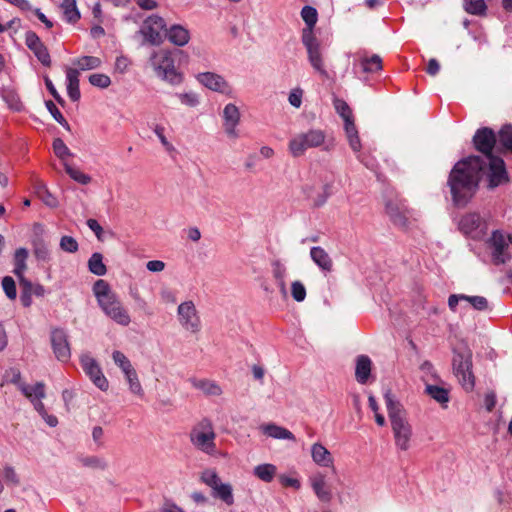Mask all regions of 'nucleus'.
Listing matches in <instances>:
<instances>
[{
	"label": "nucleus",
	"mask_w": 512,
	"mask_h": 512,
	"mask_svg": "<svg viewBox=\"0 0 512 512\" xmlns=\"http://www.w3.org/2000/svg\"><path fill=\"white\" fill-rule=\"evenodd\" d=\"M65 72L67 94L72 101L76 102L81 97L79 89V71L75 68L67 67Z\"/></svg>",
	"instance_id": "22"
},
{
	"label": "nucleus",
	"mask_w": 512,
	"mask_h": 512,
	"mask_svg": "<svg viewBox=\"0 0 512 512\" xmlns=\"http://www.w3.org/2000/svg\"><path fill=\"white\" fill-rule=\"evenodd\" d=\"M130 66V60L125 56H119L115 61V70L119 73H124Z\"/></svg>",
	"instance_id": "63"
},
{
	"label": "nucleus",
	"mask_w": 512,
	"mask_h": 512,
	"mask_svg": "<svg viewBox=\"0 0 512 512\" xmlns=\"http://www.w3.org/2000/svg\"><path fill=\"white\" fill-rule=\"evenodd\" d=\"M53 151L55 155L63 162V164L67 163L66 160L72 156L70 149L60 138H56L53 141Z\"/></svg>",
	"instance_id": "47"
},
{
	"label": "nucleus",
	"mask_w": 512,
	"mask_h": 512,
	"mask_svg": "<svg viewBox=\"0 0 512 512\" xmlns=\"http://www.w3.org/2000/svg\"><path fill=\"white\" fill-rule=\"evenodd\" d=\"M463 301L469 303L475 310L484 311L488 309V300L483 296H468L464 294Z\"/></svg>",
	"instance_id": "51"
},
{
	"label": "nucleus",
	"mask_w": 512,
	"mask_h": 512,
	"mask_svg": "<svg viewBox=\"0 0 512 512\" xmlns=\"http://www.w3.org/2000/svg\"><path fill=\"white\" fill-rule=\"evenodd\" d=\"M2 475L7 485L17 486L20 482L16 470L11 465H5L3 467Z\"/></svg>",
	"instance_id": "54"
},
{
	"label": "nucleus",
	"mask_w": 512,
	"mask_h": 512,
	"mask_svg": "<svg viewBox=\"0 0 512 512\" xmlns=\"http://www.w3.org/2000/svg\"><path fill=\"white\" fill-rule=\"evenodd\" d=\"M491 242L494 247V259L498 263H504L505 257H504V250L508 246V239L507 236H505L500 231H494L491 237Z\"/></svg>",
	"instance_id": "26"
},
{
	"label": "nucleus",
	"mask_w": 512,
	"mask_h": 512,
	"mask_svg": "<svg viewBox=\"0 0 512 512\" xmlns=\"http://www.w3.org/2000/svg\"><path fill=\"white\" fill-rule=\"evenodd\" d=\"M361 66L364 72L375 73L382 69V60L378 55H373L362 59Z\"/></svg>",
	"instance_id": "46"
},
{
	"label": "nucleus",
	"mask_w": 512,
	"mask_h": 512,
	"mask_svg": "<svg viewBox=\"0 0 512 512\" xmlns=\"http://www.w3.org/2000/svg\"><path fill=\"white\" fill-rule=\"evenodd\" d=\"M150 65L157 77L171 85H179L183 75L175 67V60L171 51L167 49L155 50L150 56Z\"/></svg>",
	"instance_id": "6"
},
{
	"label": "nucleus",
	"mask_w": 512,
	"mask_h": 512,
	"mask_svg": "<svg viewBox=\"0 0 512 512\" xmlns=\"http://www.w3.org/2000/svg\"><path fill=\"white\" fill-rule=\"evenodd\" d=\"M166 30L165 20L158 15H151L144 20L140 32L148 42L159 45Z\"/></svg>",
	"instance_id": "12"
},
{
	"label": "nucleus",
	"mask_w": 512,
	"mask_h": 512,
	"mask_svg": "<svg viewBox=\"0 0 512 512\" xmlns=\"http://www.w3.org/2000/svg\"><path fill=\"white\" fill-rule=\"evenodd\" d=\"M20 282L21 294L20 301L24 307H30L32 296L42 297L45 294V288L41 284H33L31 281L22 279Z\"/></svg>",
	"instance_id": "18"
},
{
	"label": "nucleus",
	"mask_w": 512,
	"mask_h": 512,
	"mask_svg": "<svg viewBox=\"0 0 512 512\" xmlns=\"http://www.w3.org/2000/svg\"><path fill=\"white\" fill-rule=\"evenodd\" d=\"M425 393L439 403L443 408L447 407L450 400L449 390L445 387L433 384H426Z\"/></svg>",
	"instance_id": "27"
},
{
	"label": "nucleus",
	"mask_w": 512,
	"mask_h": 512,
	"mask_svg": "<svg viewBox=\"0 0 512 512\" xmlns=\"http://www.w3.org/2000/svg\"><path fill=\"white\" fill-rule=\"evenodd\" d=\"M176 97L183 106L189 108H195L200 104V95L194 91L177 93Z\"/></svg>",
	"instance_id": "40"
},
{
	"label": "nucleus",
	"mask_w": 512,
	"mask_h": 512,
	"mask_svg": "<svg viewBox=\"0 0 512 512\" xmlns=\"http://www.w3.org/2000/svg\"><path fill=\"white\" fill-rule=\"evenodd\" d=\"M61 9L67 22L75 23L80 19V12L77 8L76 0H63Z\"/></svg>",
	"instance_id": "36"
},
{
	"label": "nucleus",
	"mask_w": 512,
	"mask_h": 512,
	"mask_svg": "<svg viewBox=\"0 0 512 512\" xmlns=\"http://www.w3.org/2000/svg\"><path fill=\"white\" fill-rule=\"evenodd\" d=\"M332 146L333 143L327 141L325 131L321 129H309L292 137L289 141L288 149L293 157H300L304 155L308 149L322 148L328 151Z\"/></svg>",
	"instance_id": "5"
},
{
	"label": "nucleus",
	"mask_w": 512,
	"mask_h": 512,
	"mask_svg": "<svg viewBox=\"0 0 512 512\" xmlns=\"http://www.w3.org/2000/svg\"><path fill=\"white\" fill-rule=\"evenodd\" d=\"M222 119L223 129L226 136L232 140L238 139L240 137L238 125L240 124L241 120V113L239 108L233 103H228L223 108Z\"/></svg>",
	"instance_id": "16"
},
{
	"label": "nucleus",
	"mask_w": 512,
	"mask_h": 512,
	"mask_svg": "<svg viewBox=\"0 0 512 512\" xmlns=\"http://www.w3.org/2000/svg\"><path fill=\"white\" fill-rule=\"evenodd\" d=\"M64 168H65V171L66 173L76 182L82 184V185H87L91 182L92 178L82 172L80 169L78 168H75L71 165H69L68 163H64Z\"/></svg>",
	"instance_id": "42"
},
{
	"label": "nucleus",
	"mask_w": 512,
	"mask_h": 512,
	"mask_svg": "<svg viewBox=\"0 0 512 512\" xmlns=\"http://www.w3.org/2000/svg\"><path fill=\"white\" fill-rule=\"evenodd\" d=\"M164 131H165V128L163 126H159V125L156 126L154 129V133L158 137L159 141L161 142V144L165 148V150L167 152H172V151H174L175 148L172 145V143L170 141H168V139L166 138Z\"/></svg>",
	"instance_id": "60"
},
{
	"label": "nucleus",
	"mask_w": 512,
	"mask_h": 512,
	"mask_svg": "<svg viewBox=\"0 0 512 512\" xmlns=\"http://www.w3.org/2000/svg\"><path fill=\"white\" fill-rule=\"evenodd\" d=\"M73 63L79 70L87 71L99 68L102 65V60L96 56H82L74 60Z\"/></svg>",
	"instance_id": "38"
},
{
	"label": "nucleus",
	"mask_w": 512,
	"mask_h": 512,
	"mask_svg": "<svg viewBox=\"0 0 512 512\" xmlns=\"http://www.w3.org/2000/svg\"><path fill=\"white\" fill-rule=\"evenodd\" d=\"M301 17L307 26L303 29L302 35H305L307 31L313 33V28L318 20L317 10L312 6H304L301 10Z\"/></svg>",
	"instance_id": "35"
},
{
	"label": "nucleus",
	"mask_w": 512,
	"mask_h": 512,
	"mask_svg": "<svg viewBox=\"0 0 512 512\" xmlns=\"http://www.w3.org/2000/svg\"><path fill=\"white\" fill-rule=\"evenodd\" d=\"M80 362L85 374L90 378L94 385L101 391H107L109 388V382L104 376L98 362L88 354H83L80 357Z\"/></svg>",
	"instance_id": "13"
},
{
	"label": "nucleus",
	"mask_w": 512,
	"mask_h": 512,
	"mask_svg": "<svg viewBox=\"0 0 512 512\" xmlns=\"http://www.w3.org/2000/svg\"><path fill=\"white\" fill-rule=\"evenodd\" d=\"M196 80L205 88L217 93L231 95L233 92L230 83L222 75L214 72L199 73Z\"/></svg>",
	"instance_id": "15"
},
{
	"label": "nucleus",
	"mask_w": 512,
	"mask_h": 512,
	"mask_svg": "<svg viewBox=\"0 0 512 512\" xmlns=\"http://www.w3.org/2000/svg\"><path fill=\"white\" fill-rule=\"evenodd\" d=\"M371 360L368 356L361 355L357 358L355 376L356 380L365 384L371 373Z\"/></svg>",
	"instance_id": "28"
},
{
	"label": "nucleus",
	"mask_w": 512,
	"mask_h": 512,
	"mask_svg": "<svg viewBox=\"0 0 512 512\" xmlns=\"http://www.w3.org/2000/svg\"><path fill=\"white\" fill-rule=\"evenodd\" d=\"M20 391L32 403L35 409L38 408V404H43L42 399L46 396L45 384L43 382H37L34 385L21 384Z\"/></svg>",
	"instance_id": "19"
},
{
	"label": "nucleus",
	"mask_w": 512,
	"mask_h": 512,
	"mask_svg": "<svg viewBox=\"0 0 512 512\" xmlns=\"http://www.w3.org/2000/svg\"><path fill=\"white\" fill-rule=\"evenodd\" d=\"M272 275L275 281L284 280L287 277V267L280 260H274L271 263Z\"/></svg>",
	"instance_id": "55"
},
{
	"label": "nucleus",
	"mask_w": 512,
	"mask_h": 512,
	"mask_svg": "<svg viewBox=\"0 0 512 512\" xmlns=\"http://www.w3.org/2000/svg\"><path fill=\"white\" fill-rule=\"evenodd\" d=\"M125 379L127 381L129 390L132 394L142 397L144 395V390L139 381L138 374L135 369L129 372V374H125Z\"/></svg>",
	"instance_id": "39"
},
{
	"label": "nucleus",
	"mask_w": 512,
	"mask_h": 512,
	"mask_svg": "<svg viewBox=\"0 0 512 512\" xmlns=\"http://www.w3.org/2000/svg\"><path fill=\"white\" fill-rule=\"evenodd\" d=\"M2 288L6 296L10 300H15L17 296V289L14 279L11 276H5L2 279Z\"/></svg>",
	"instance_id": "52"
},
{
	"label": "nucleus",
	"mask_w": 512,
	"mask_h": 512,
	"mask_svg": "<svg viewBox=\"0 0 512 512\" xmlns=\"http://www.w3.org/2000/svg\"><path fill=\"white\" fill-rule=\"evenodd\" d=\"M344 130H345L346 137H347L350 148L354 152L359 153L361 151L362 145H361V140H360V137L358 134V130L354 124V121L345 123Z\"/></svg>",
	"instance_id": "33"
},
{
	"label": "nucleus",
	"mask_w": 512,
	"mask_h": 512,
	"mask_svg": "<svg viewBox=\"0 0 512 512\" xmlns=\"http://www.w3.org/2000/svg\"><path fill=\"white\" fill-rule=\"evenodd\" d=\"M93 294L103 313L116 324L127 327L131 323V316L109 283L103 279L97 280L93 285Z\"/></svg>",
	"instance_id": "3"
},
{
	"label": "nucleus",
	"mask_w": 512,
	"mask_h": 512,
	"mask_svg": "<svg viewBox=\"0 0 512 512\" xmlns=\"http://www.w3.org/2000/svg\"><path fill=\"white\" fill-rule=\"evenodd\" d=\"M302 43L306 48L307 58L313 70L322 78L328 79L329 74L326 69L324 54L314 33L307 31L305 35H302Z\"/></svg>",
	"instance_id": "9"
},
{
	"label": "nucleus",
	"mask_w": 512,
	"mask_h": 512,
	"mask_svg": "<svg viewBox=\"0 0 512 512\" xmlns=\"http://www.w3.org/2000/svg\"><path fill=\"white\" fill-rule=\"evenodd\" d=\"M310 257L313 262L324 272H331L333 261L324 248L315 246L310 249Z\"/></svg>",
	"instance_id": "24"
},
{
	"label": "nucleus",
	"mask_w": 512,
	"mask_h": 512,
	"mask_svg": "<svg viewBox=\"0 0 512 512\" xmlns=\"http://www.w3.org/2000/svg\"><path fill=\"white\" fill-rule=\"evenodd\" d=\"M89 83L92 86L105 89L111 85V79L108 75L103 73H94L89 76Z\"/></svg>",
	"instance_id": "50"
},
{
	"label": "nucleus",
	"mask_w": 512,
	"mask_h": 512,
	"mask_svg": "<svg viewBox=\"0 0 512 512\" xmlns=\"http://www.w3.org/2000/svg\"><path fill=\"white\" fill-rule=\"evenodd\" d=\"M303 90L301 88H294L290 91L288 101L290 105L295 108H300L302 105Z\"/></svg>",
	"instance_id": "61"
},
{
	"label": "nucleus",
	"mask_w": 512,
	"mask_h": 512,
	"mask_svg": "<svg viewBox=\"0 0 512 512\" xmlns=\"http://www.w3.org/2000/svg\"><path fill=\"white\" fill-rule=\"evenodd\" d=\"M311 458L320 467L334 468V458L331 452L321 443H314L311 446Z\"/></svg>",
	"instance_id": "20"
},
{
	"label": "nucleus",
	"mask_w": 512,
	"mask_h": 512,
	"mask_svg": "<svg viewBox=\"0 0 512 512\" xmlns=\"http://www.w3.org/2000/svg\"><path fill=\"white\" fill-rule=\"evenodd\" d=\"M453 369L463 388L471 391L475 386L472 373V354L470 351L457 352L453 357Z\"/></svg>",
	"instance_id": "10"
},
{
	"label": "nucleus",
	"mask_w": 512,
	"mask_h": 512,
	"mask_svg": "<svg viewBox=\"0 0 512 512\" xmlns=\"http://www.w3.org/2000/svg\"><path fill=\"white\" fill-rule=\"evenodd\" d=\"M473 141L476 149L486 155L488 161L489 188H495L508 181L504 161L499 157L491 155V151L496 142L494 132L489 128L479 129Z\"/></svg>",
	"instance_id": "2"
},
{
	"label": "nucleus",
	"mask_w": 512,
	"mask_h": 512,
	"mask_svg": "<svg viewBox=\"0 0 512 512\" xmlns=\"http://www.w3.org/2000/svg\"><path fill=\"white\" fill-rule=\"evenodd\" d=\"M499 141L512 151V125L504 126L499 132Z\"/></svg>",
	"instance_id": "57"
},
{
	"label": "nucleus",
	"mask_w": 512,
	"mask_h": 512,
	"mask_svg": "<svg viewBox=\"0 0 512 512\" xmlns=\"http://www.w3.org/2000/svg\"><path fill=\"white\" fill-rule=\"evenodd\" d=\"M464 9L472 15L482 16L486 13V3L484 0H465Z\"/></svg>",
	"instance_id": "43"
},
{
	"label": "nucleus",
	"mask_w": 512,
	"mask_h": 512,
	"mask_svg": "<svg viewBox=\"0 0 512 512\" xmlns=\"http://www.w3.org/2000/svg\"><path fill=\"white\" fill-rule=\"evenodd\" d=\"M165 35L176 46H185L190 40L189 31L181 25H172L166 30Z\"/></svg>",
	"instance_id": "25"
},
{
	"label": "nucleus",
	"mask_w": 512,
	"mask_h": 512,
	"mask_svg": "<svg viewBox=\"0 0 512 512\" xmlns=\"http://www.w3.org/2000/svg\"><path fill=\"white\" fill-rule=\"evenodd\" d=\"M191 444L202 453L215 456L217 454L216 432L212 422L204 418L200 420L190 431Z\"/></svg>",
	"instance_id": "7"
},
{
	"label": "nucleus",
	"mask_w": 512,
	"mask_h": 512,
	"mask_svg": "<svg viewBox=\"0 0 512 512\" xmlns=\"http://www.w3.org/2000/svg\"><path fill=\"white\" fill-rule=\"evenodd\" d=\"M334 106L339 115L343 118L344 124L353 122V114L348 104L340 99L335 100Z\"/></svg>",
	"instance_id": "49"
},
{
	"label": "nucleus",
	"mask_w": 512,
	"mask_h": 512,
	"mask_svg": "<svg viewBox=\"0 0 512 512\" xmlns=\"http://www.w3.org/2000/svg\"><path fill=\"white\" fill-rule=\"evenodd\" d=\"M50 342L57 360L61 362H68L71 358V348L67 332L61 328L52 329L50 333Z\"/></svg>",
	"instance_id": "14"
},
{
	"label": "nucleus",
	"mask_w": 512,
	"mask_h": 512,
	"mask_svg": "<svg viewBox=\"0 0 512 512\" xmlns=\"http://www.w3.org/2000/svg\"><path fill=\"white\" fill-rule=\"evenodd\" d=\"M481 223V217L477 213H468L461 218L459 228L463 233L471 235L476 232Z\"/></svg>",
	"instance_id": "30"
},
{
	"label": "nucleus",
	"mask_w": 512,
	"mask_h": 512,
	"mask_svg": "<svg viewBox=\"0 0 512 512\" xmlns=\"http://www.w3.org/2000/svg\"><path fill=\"white\" fill-rule=\"evenodd\" d=\"M33 253L37 260L47 262L50 260V250L47 243L42 239L33 242Z\"/></svg>",
	"instance_id": "41"
},
{
	"label": "nucleus",
	"mask_w": 512,
	"mask_h": 512,
	"mask_svg": "<svg viewBox=\"0 0 512 512\" xmlns=\"http://www.w3.org/2000/svg\"><path fill=\"white\" fill-rule=\"evenodd\" d=\"M386 211L395 225L400 227H406L408 225L407 210H400L396 205L388 204L386 206Z\"/></svg>",
	"instance_id": "34"
},
{
	"label": "nucleus",
	"mask_w": 512,
	"mask_h": 512,
	"mask_svg": "<svg viewBox=\"0 0 512 512\" xmlns=\"http://www.w3.org/2000/svg\"><path fill=\"white\" fill-rule=\"evenodd\" d=\"M38 408L35 409L41 417L44 419V421L50 426L55 427L58 424L57 417L54 415H49L44 407V404H38Z\"/></svg>",
	"instance_id": "62"
},
{
	"label": "nucleus",
	"mask_w": 512,
	"mask_h": 512,
	"mask_svg": "<svg viewBox=\"0 0 512 512\" xmlns=\"http://www.w3.org/2000/svg\"><path fill=\"white\" fill-rule=\"evenodd\" d=\"M4 381L8 383L15 384L17 388L20 390V385L25 384L21 381V373L18 369L10 368L6 370L4 374Z\"/></svg>",
	"instance_id": "58"
},
{
	"label": "nucleus",
	"mask_w": 512,
	"mask_h": 512,
	"mask_svg": "<svg viewBox=\"0 0 512 512\" xmlns=\"http://www.w3.org/2000/svg\"><path fill=\"white\" fill-rule=\"evenodd\" d=\"M25 43L43 65L49 66L51 64L49 52L36 33L32 31L27 32Z\"/></svg>",
	"instance_id": "17"
},
{
	"label": "nucleus",
	"mask_w": 512,
	"mask_h": 512,
	"mask_svg": "<svg viewBox=\"0 0 512 512\" xmlns=\"http://www.w3.org/2000/svg\"><path fill=\"white\" fill-rule=\"evenodd\" d=\"M277 473V467L271 463H264L257 465L253 468V474L259 480L269 483L271 482Z\"/></svg>",
	"instance_id": "32"
},
{
	"label": "nucleus",
	"mask_w": 512,
	"mask_h": 512,
	"mask_svg": "<svg viewBox=\"0 0 512 512\" xmlns=\"http://www.w3.org/2000/svg\"><path fill=\"white\" fill-rule=\"evenodd\" d=\"M112 359L124 375L129 374L130 371L135 369L130 360L121 351H114L112 353Z\"/></svg>",
	"instance_id": "45"
},
{
	"label": "nucleus",
	"mask_w": 512,
	"mask_h": 512,
	"mask_svg": "<svg viewBox=\"0 0 512 512\" xmlns=\"http://www.w3.org/2000/svg\"><path fill=\"white\" fill-rule=\"evenodd\" d=\"M60 248L68 253H74L78 250V243L71 236H63L60 240Z\"/></svg>",
	"instance_id": "59"
},
{
	"label": "nucleus",
	"mask_w": 512,
	"mask_h": 512,
	"mask_svg": "<svg viewBox=\"0 0 512 512\" xmlns=\"http://www.w3.org/2000/svg\"><path fill=\"white\" fill-rule=\"evenodd\" d=\"M384 398L391 423L395 446L400 451H407L412 446V426L407 420L401 405L393 399L392 394L387 392L385 393Z\"/></svg>",
	"instance_id": "4"
},
{
	"label": "nucleus",
	"mask_w": 512,
	"mask_h": 512,
	"mask_svg": "<svg viewBox=\"0 0 512 512\" xmlns=\"http://www.w3.org/2000/svg\"><path fill=\"white\" fill-rule=\"evenodd\" d=\"M88 268L91 273L97 276H103L107 272L106 265L103 263V256L99 252H95L88 260Z\"/></svg>",
	"instance_id": "37"
},
{
	"label": "nucleus",
	"mask_w": 512,
	"mask_h": 512,
	"mask_svg": "<svg viewBox=\"0 0 512 512\" xmlns=\"http://www.w3.org/2000/svg\"><path fill=\"white\" fill-rule=\"evenodd\" d=\"M259 429L267 437L278 440L295 441V436L291 431L274 423L262 424L260 425Z\"/></svg>",
	"instance_id": "21"
},
{
	"label": "nucleus",
	"mask_w": 512,
	"mask_h": 512,
	"mask_svg": "<svg viewBox=\"0 0 512 512\" xmlns=\"http://www.w3.org/2000/svg\"><path fill=\"white\" fill-rule=\"evenodd\" d=\"M311 486L317 497L323 502L331 500V489L326 482V477L322 473H317L311 478Z\"/></svg>",
	"instance_id": "23"
},
{
	"label": "nucleus",
	"mask_w": 512,
	"mask_h": 512,
	"mask_svg": "<svg viewBox=\"0 0 512 512\" xmlns=\"http://www.w3.org/2000/svg\"><path fill=\"white\" fill-rule=\"evenodd\" d=\"M46 107L48 109V111L51 113V115L53 116V118L60 124L62 125L63 127H65L66 129H69V124L68 122L66 121V119L64 118V116L62 115V113L59 111V109L56 107V105L52 102V101H47L46 102Z\"/></svg>",
	"instance_id": "56"
},
{
	"label": "nucleus",
	"mask_w": 512,
	"mask_h": 512,
	"mask_svg": "<svg viewBox=\"0 0 512 512\" xmlns=\"http://www.w3.org/2000/svg\"><path fill=\"white\" fill-rule=\"evenodd\" d=\"M306 294V288L301 281L296 280L291 283V296L295 301H304Z\"/></svg>",
	"instance_id": "53"
},
{
	"label": "nucleus",
	"mask_w": 512,
	"mask_h": 512,
	"mask_svg": "<svg viewBox=\"0 0 512 512\" xmlns=\"http://www.w3.org/2000/svg\"><path fill=\"white\" fill-rule=\"evenodd\" d=\"M192 385L208 396H219L222 394L220 385L209 379H193Z\"/></svg>",
	"instance_id": "29"
},
{
	"label": "nucleus",
	"mask_w": 512,
	"mask_h": 512,
	"mask_svg": "<svg viewBox=\"0 0 512 512\" xmlns=\"http://www.w3.org/2000/svg\"><path fill=\"white\" fill-rule=\"evenodd\" d=\"M81 463L85 467L97 470H105L108 467L107 461L103 457L99 456L85 457L81 459Z\"/></svg>",
	"instance_id": "48"
},
{
	"label": "nucleus",
	"mask_w": 512,
	"mask_h": 512,
	"mask_svg": "<svg viewBox=\"0 0 512 512\" xmlns=\"http://www.w3.org/2000/svg\"><path fill=\"white\" fill-rule=\"evenodd\" d=\"M28 258V250L26 248H19L14 254V274L18 277L19 281L25 279L24 273L27 269L26 261Z\"/></svg>",
	"instance_id": "31"
},
{
	"label": "nucleus",
	"mask_w": 512,
	"mask_h": 512,
	"mask_svg": "<svg viewBox=\"0 0 512 512\" xmlns=\"http://www.w3.org/2000/svg\"><path fill=\"white\" fill-rule=\"evenodd\" d=\"M200 481L211 489L214 498L221 500L227 506L234 504L232 485L222 482L214 468L204 469L200 474Z\"/></svg>",
	"instance_id": "8"
},
{
	"label": "nucleus",
	"mask_w": 512,
	"mask_h": 512,
	"mask_svg": "<svg viewBox=\"0 0 512 512\" xmlns=\"http://www.w3.org/2000/svg\"><path fill=\"white\" fill-rule=\"evenodd\" d=\"M483 168L484 162L478 156H469L455 164L449 175L448 185L457 206L466 205L474 196Z\"/></svg>",
	"instance_id": "1"
},
{
	"label": "nucleus",
	"mask_w": 512,
	"mask_h": 512,
	"mask_svg": "<svg viewBox=\"0 0 512 512\" xmlns=\"http://www.w3.org/2000/svg\"><path fill=\"white\" fill-rule=\"evenodd\" d=\"M177 318L184 330L192 334L201 330V320L192 301H185L178 306Z\"/></svg>",
	"instance_id": "11"
},
{
	"label": "nucleus",
	"mask_w": 512,
	"mask_h": 512,
	"mask_svg": "<svg viewBox=\"0 0 512 512\" xmlns=\"http://www.w3.org/2000/svg\"><path fill=\"white\" fill-rule=\"evenodd\" d=\"M161 512H185L183 508L178 506L176 503L172 501H165L162 505Z\"/></svg>",
	"instance_id": "64"
},
{
	"label": "nucleus",
	"mask_w": 512,
	"mask_h": 512,
	"mask_svg": "<svg viewBox=\"0 0 512 512\" xmlns=\"http://www.w3.org/2000/svg\"><path fill=\"white\" fill-rule=\"evenodd\" d=\"M2 98L7 103L8 107L15 111L22 109V103L18 94L12 89H3Z\"/></svg>",
	"instance_id": "44"
}]
</instances>
